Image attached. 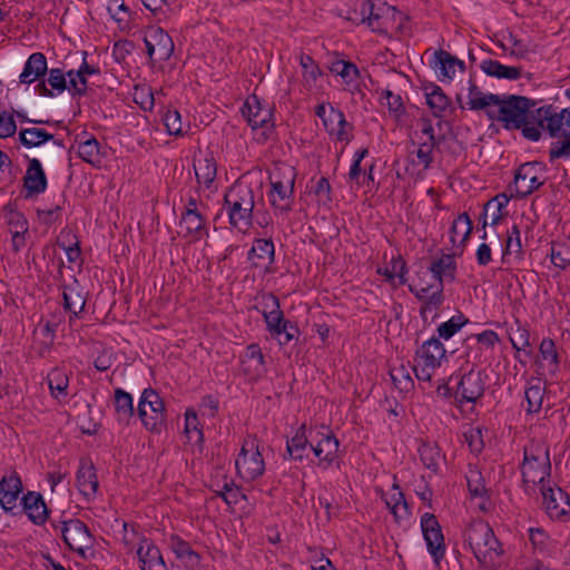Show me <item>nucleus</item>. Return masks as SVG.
Here are the masks:
<instances>
[{
  "instance_id": "f257e3e1",
  "label": "nucleus",
  "mask_w": 570,
  "mask_h": 570,
  "mask_svg": "<svg viewBox=\"0 0 570 570\" xmlns=\"http://www.w3.org/2000/svg\"><path fill=\"white\" fill-rule=\"evenodd\" d=\"M497 109H488L490 119L502 122L508 130L521 129L522 136L531 141L541 138L542 119L538 117V108L532 99L517 95H499Z\"/></svg>"
},
{
  "instance_id": "f03ea898",
  "label": "nucleus",
  "mask_w": 570,
  "mask_h": 570,
  "mask_svg": "<svg viewBox=\"0 0 570 570\" xmlns=\"http://www.w3.org/2000/svg\"><path fill=\"white\" fill-rule=\"evenodd\" d=\"M464 543L482 566L493 564L503 554L502 546L492 528L483 520H474L466 527Z\"/></svg>"
},
{
  "instance_id": "7ed1b4c3",
  "label": "nucleus",
  "mask_w": 570,
  "mask_h": 570,
  "mask_svg": "<svg viewBox=\"0 0 570 570\" xmlns=\"http://www.w3.org/2000/svg\"><path fill=\"white\" fill-rule=\"evenodd\" d=\"M538 117H542V130H547L552 138H563L561 142L552 144L550 160L570 156V107L558 111L552 105L538 108Z\"/></svg>"
},
{
  "instance_id": "20e7f679",
  "label": "nucleus",
  "mask_w": 570,
  "mask_h": 570,
  "mask_svg": "<svg viewBox=\"0 0 570 570\" xmlns=\"http://www.w3.org/2000/svg\"><path fill=\"white\" fill-rule=\"evenodd\" d=\"M224 204L229 224L233 227L239 230H246L252 226L255 195L249 185L243 183L234 184L226 191Z\"/></svg>"
},
{
  "instance_id": "39448f33",
  "label": "nucleus",
  "mask_w": 570,
  "mask_h": 570,
  "mask_svg": "<svg viewBox=\"0 0 570 570\" xmlns=\"http://www.w3.org/2000/svg\"><path fill=\"white\" fill-rule=\"evenodd\" d=\"M259 304L266 330L272 337L278 341L279 345H287L297 338L299 330L296 324L284 317L277 296L273 293H264Z\"/></svg>"
},
{
  "instance_id": "423d86ee",
  "label": "nucleus",
  "mask_w": 570,
  "mask_h": 570,
  "mask_svg": "<svg viewBox=\"0 0 570 570\" xmlns=\"http://www.w3.org/2000/svg\"><path fill=\"white\" fill-rule=\"evenodd\" d=\"M521 473L524 484L546 483L551 474L550 451L546 444L530 443L524 446Z\"/></svg>"
},
{
  "instance_id": "0eeeda50",
  "label": "nucleus",
  "mask_w": 570,
  "mask_h": 570,
  "mask_svg": "<svg viewBox=\"0 0 570 570\" xmlns=\"http://www.w3.org/2000/svg\"><path fill=\"white\" fill-rule=\"evenodd\" d=\"M444 345L438 337L425 341L416 351L413 372L419 381H431L441 361L445 358Z\"/></svg>"
},
{
  "instance_id": "6e6552de",
  "label": "nucleus",
  "mask_w": 570,
  "mask_h": 570,
  "mask_svg": "<svg viewBox=\"0 0 570 570\" xmlns=\"http://www.w3.org/2000/svg\"><path fill=\"white\" fill-rule=\"evenodd\" d=\"M137 412L144 426L148 431L159 432L166 423L164 401L151 387L142 391Z\"/></svg>"
},
{
  "instance_id": "1a4fd4ad",
  "label": "nucleus",
  "mask_w": 570,
  "mask_h": 570,
  "mask_svg": "<svg viewBox=\"0 0 570 570\" xmlns=\"http://www.w3.org/2000/svg\"><path fill=\"white\" fill-rule=\"evenodd\" d=\"M295 177L294 168H287L282 176L278 173L271 175L268 198L274 209L281 213H287L292 209Z\"/></svg>"
},
{
  "instance_id": "9d476101",
  "label": "nucleus",
  "mask_w": 570,
  "mask_h": 570,
  "mask_svg": "<svg viewBox=\"0 0 570 570\" xmlns=\"http://www.w3.org/2000/svg\"><path fill=\"white\" fill-rule=\"evenodd\" d=\"M60 532L67 547L82 559H87L86 552L92 549L95 543V537L88 527L79 519H70L60 522Z\"/></svg>"
},
{
  "instance_id": "9b49d317",
  "label": "nucleus",
  "mask_w": 570,
  "mask_h": 570,
  "mask_svg": "<svg viewBox=\"0 0 570 570\" xmlns=\"http://www.w3.org/2000/svg\"><path fill=\"white\" fill-rule=\"evenodd\" d=\"M237 474L245 481H255L265 472V462L255 440L245 441L235 461Z\"/></svg>"
},
{
  "instance_id": "f8f14e48",
  "label": "nucleus",
  "mask_w": 570,
  "mask_h": 570,
  "mask_svg": "<svg viewBox=\"0 0 570 570\" xmlns=\"http://www.w3.org/2000/svg\"><path fill=\"white\" fill-rule=\"evenodd\" d=\"M546 165L529 161L520 165L514 173V193L518 198H525L544 184Z\"/></svg>"
},
{
  "instance_id": "ddd939ff",
  "label": "nucleus",
  "mask_w": 570,
  "mask_h": 570,
  "mask_svg": "<svg viewBox=\"0 0 570 570\" xmlns=\"http://www.w3.org/2000/svg\"><path fill=\"white\" fill-rule=\"evenodd\" d=\"M311 450L318 459L317 466L330 469L337 459L340 441L332 432H322L309 429Z\"/></svg>"
},
{
  "instance_id": "4468645a",
  "label": "nucleus",
  "mask_w": 570,
  "mask_h": 570,
  "mask_svg": "<svg viewBox=\"0 0 570 570\" xmlns=\"http://www.w3.org/2000/svg\"><path fill=\"white\" fill-rule=\"evenodd\" d=\"M443 288L444 285L441 283H426L423 279L409 285V291L422 303L420 308L422 318L425 320L429 313H434L436 316L444 303Z\"/></svg>"
},
{
  "instance_id": "2eb2a0df",
  "label": "nucleus",
  "mask_w": 570,
  "mask_h": 570,
  "mask_svg": "<svg viewBox=\"0 0 570 570\" xmlns=\"http://www.w3.org/2000/svg\"><path fill=\"white\" fill-rule=\"evenodd\" d=\"M542 504L552 520H562L570 515V497L557 484L550 481L540 485Z\"/></svg>"
},
{
  "instance_id": "dca6fc26",
  "label": "nucleus",
  "mask_w": 570,
  "mask_h": 570,
  "mask_svg": "<svg viewBox=\"0 0 570 570\" xmlns=\"http://www.w3.org/2000/svg\"><path fill=\"white\" fill-rule=\"evenodd\" d=\"M421 528L428 551L433 561L439 564L445 556L444 537L436 517L432 513H424L421 518Z\"/></svg>"
},
{
  "instance_id": "f3484780",
  "label": "nucleus",
  "mask_w": 570,
  "mask_h": 570,
  "mask_svg": "<svg viewBox=\"0 0 570 570\" xmlns=\"http://www.w3.org/2000/svg\"><path fill=\"white\" fill-rule=\"evenodd\" d=\"M144 42L150 59L167 61L174 52L171 37L159 27L149 28L145 33Z\"/></svg>"
},
{
  "instance_id": "a211bd4d",
  "label": "nucleus",
  "mask_w": 570,
  "mask_h": 570,
  "mask_svg": "<svg viewBox=\"0 0 570 570\" xmlns=\"http://www.w3.org/2000/svg\"><path fill=\"white\" fill-rule=\"evenodd\" d=\"M22 490V481L18 473L12 472L10 475H3L0 479V507L6 513L12 517L21 514L17 501Z\"/></svg>"
},
{
  "instance_id": "6ab92c4d",
  "label": "nucleus",
  "mask_w": 570,
  "mask_h": 570,
  "mask_svg": "<svg viewBox=\"0 0 570 570\" xmlns=\"http://www.w3.org/2000/svg\"><path fill=\"white\" fill-rule=\"evenodd\" d=\"M484 375L481 371L470 370L468 373L462 375L458 383L455 397L460 404L474 403L484 393Z\"/></svg>"
},
{
  "instance_id": "aec40b11",
  "label": "nucleus",
  "mask_w": 570,
  "mask_h": 570,
  "mask_svg": "<svg viewBox=\"0 0 570 570\" xmlns=\"http://www.w3.org/2000/svg\"><path fill=\"white\" fill-rule=\"evenodd\" d=\"M242 112L253 129H269L274 126L272 109L268 106H264L256 95L246 99Z\"/></svg>"
},
{
  "instance_id": "412c9836",
  "label": "nucleus",
  "mask_w": 570,
  "mask_h": 570,
  "mask_svg": "<svg viewBox=\"0 0 570 570\" xmlns=\"http://www.w3.org/2000/svg\"><path fill=\"white\" fill-rule=\"evenodd\" d=\"M136 554L140 570H168L159 548L149 538H139Z\"/></svg>"
},
{
  "instance_id": "4be33fe9",
  "label": "nucleus",
  "mask_w": 570,
  "mask_h": 570,
  "mask_svg": "<svg viewBox=\"0 0 570 570\" xmlns=\"http://www.w3.org/2000/svg\"><path fill=\"white\" fill-rule=\"evenodd\" d=\"M21 514L26 513L28 519L36 525H43L49 519L48 509L40 492L28 491L21 498Z\"/></svg>"
},
{
  "instance_id": "5701e85b",
  "label": "nucleus",
  "mask_w": 570,
  "mask_h": 570,
  "mask_svg": "<svg viewBox=\"0 0 570 570\" xmlns=\"http://www.w3.org/2000/svg\"><path fill=\"white\" fill-rule=\"evenodd\" d=\"M366 17L365 23L373 32L387 33L389 17L394 16L396 10L394 7L382 4L375 7L371 0H365Z\"/></svg>"
},
{
  "instance_id": "b1692460",
  "label": "nucleus",
  "mask_w": 570,
  "mask_h": 570,
  "mask_svg": "<svg viewBox=\"0 0 570 570\" xmlns=\"http://www.w3.org/2000/svg\"><path fill=\"white\" fill-rule=\"evenodd\" d=\"M433 68L438 73V78L441 81H451L456 70L464 71L465 65L462 60L451 55L450 52L439 49L434 52Z\"/></svg>"
},
{
  "instance_id": "393cba45",
  "label": "nucleus",
  "mask_w": 570,
  "mask_h": 570,
  "mask_svg": "<svg viewBox=\"0 0 570 570\" xmlns=\"http://www.w3.org/2000/svg\"><path fill=\"white\" fill-rule=\"evenodd\" d=\"M48 72L47 57L42 52L31 53L24 62L19 81L22 85H31L42 80Z\"/></svg>"
},
{
  "instance_id": "a878e982",
  "label": "nucleus",
  "mask_w": 570,
  "mask_h": 570,
  "mask_svg": "<svg viewBox=\"0 0 570 570\" xmlns=\"http://www.w3.org/2000/svg\"><path fill=\"white\" fill-rule=\"evenodd\" d=\"M47 176L40 160L37 158L29 159L23 176V187L27 190V196L42 194L47 189Z\"/></svg>"
},
{
  "instance_id": "bb28decb",
  "label": "nucleus",
  "mask_w": 570,
  "mask_h": 570,
  "mask_svg": "<svg viewBox=\"0 0 570 570\" xmlns=\"http://www.w3.org/2000/svg\"><path fill=\"white\" fill-rule=\"evenodd\" d=\"M48 77L36 83L35 91L41 97L52 98L68 89L66 73L60 68L48 69Z\"/></svg>"
},
{
  "instance_id": "cd10ccee",
  "label": "nucleus",
  "mask_w": 570,
  "mask_h": 570,
  "mask_svg": "<svg viewBox=\"0 0 570 570\" xmlns=\"http://www.w3.org/2000/svg\"><path fill=\"white\" fill-rule=\"evenodd\" d=\"M76 484L79 492L88 500L96 498L99 482L91 463L81 462L76 475Z\"/></svg>"
},
{
  "instance_id": "c85d7f7f",
  "label": "nucleus",
  "mask_w": 570,
  "mask_h": 570,
  "mask_svg": "<svg viewBox=\"0 0 570 570\" xmlns=\"http://www.w3.org/2000/svg\"><path fill=\"white\" fill-rule=\"evenodd\" d=\"M194 170L197 181L209 188L217 175V164L213 153H200L199 156L195 157Z\"/></svg>"
},
{
  "instance_id": "c756f323",
  "label": "nucleus",
  "mask_w": 570,
  "mask_h": 570,
  "mask_svg": "<svg viewBox=\"0 0 570 570\" xmlns=\"http://www.w3.org/2000/svg\"><path fill=\"white\" fill-rule=\"evenodd\" d=\"M456 263L453 255L442 254L434 259L424 274L431 273L433 283L443 284L445 281L452 282L455 278Z\"/></svg>"
},
{
  "instance_id": "7c9ffc66",
  "label": "nucleus",
  "mask_w": 570,
  "mask_h": 570,
  "mask_svg": "<svg viewBox=\"0 0 570 570\" xmlns=\"http://www.w3.org/2000/svg\"><path fill=\"white\" fill-rule=\"evenodd\" d=\"M207 220L202 213L181 212L179 225L185 229V237H191L193 240H199L203 236H208Z\"/></svg>"
},
{
  "instance_id": "2f4dec72",
  "label": "nucleus",
  "mask_w": 570,
  "mask_h": 570,
  "mask_svg": "<svg viewBox=\"0 0 570 570\" xmlns=\"http://www.w3.org/2000/svg\"><path fill=\"white\" fill-rule=\"evenodd\" d=\"M168 548L175 553L176 558L181 560L187 568H195L200 562L199 554L194 551L190 544L178 534L171 533L168 539Z\"/></svg>"
},
{
  "instance_id": "473e14b6",
  "label": "nucleus",
  "mask_w": 570,
  "mask_h": 570,
  "mask_svg": "<svg viewBox=\"0 0 570 570\" xmlns=\"http://www.w3.org/2000/svg\"><path fill=\"white\" fill-rule=\"evenodd\" d=\"M62 298L65 311L71 314L70 321L83 311L86 298L77 281L73 284L63 286Z\"/></svg>"
},
{
  "instance_id": "72a5a7b5",
  "label": "nucleus",
  "mask_w": 570,
  "mask_h": 570,
  "mask_svg": "<svg viewBox=\"0 0 570 570\" xmlns=\"http://www.w3.org/2000/svg\"><path fill=\"white\" fill-rule=\"evenodd\" d=\"M114 409L116 420L119 423L128 424L134 416V399L130 393L117 387L114 392Z\"/></svg>"
},
{
  "instance_id": "f704fd0d",
  "label": "nucleus",
  "mask_w": 570,
  "mask_h": 570,
  "mask_svg": "<svg viewBox=\"0 0 570 570\" xmlns=\"http://www.w3.org/2000/svg\"><path fill=\"white\" fill-rule=\"evenodd\" d=\"M307 446L311 448L309 432L306 425L302 424L294 436L286 442V452L292 460L303 461L306 458Z\"/></svg>"
},
{
  "instance_id": "c9c22d12",
  "label": "nucleus",
  "mask_w": 570,
  "mask_h": 570,
  "mask_svg": "<svg viewBox=\"0 0 570 570\" xmlns=\"http://www.w3.org/2000/svg\"><path fill=\"white\" fill-rule=\"evenodd\" d=\"M480 69L490 77L498 79L518 80L522 75L521 67L504 66L498 60L485 59L481 62Z\"/></svg>"
},
{
  "instance_id": "e433bc0d",
  "label": "nucleus",
  "mask_w": 570,
  "mask_h": 570,
  "mask_svg": "<svg viewBox=\"0 0 570 570\" xmlns=\"http://www.w3.org/2000/svg\"><path fill=\"white\" fill-rule=\"evenodd\" d=\"M323 122L327 131L331 135H335L340 141L350 140L348 132L346 131V128L350 127V125L342 110L331 106L328 115Z\"/></svg>"
},
{
  "instance_id": "4c0bfd02",
  "label": "nucleus",
  "mask_w": 570,
  "mask_h": 570,
  "mask_svg": "<svg viewBox=\"0 0 570 570\" xmlns=\"http://www.w3.org/2000/svg\"><path fill=\"white\" fill-rule=\"evenodd\" d=\"M425 99L434 117L441 118L450 106V99L438 85H430L424 88Z\"/></svg>"
},
{
  "instance_id": "58836bf2",
  "label": "nucleus",
  "mask_w": 570,
  "mask_h": 570,
  "mask_svg": "<svg viewBox=\"0 0 570 570\" xmlns=\"http://www.w3.org/2000/svg\"><path fill=\"white\" fill-rule=\"evenodd\" d=\"M469 109L471 110H483L492 109L495 102L499 101V95L495 94H483L480 88L472 81L469 80Z\"/></svg>"
},
{
  "instance_id": "ea45409f",
  "label": "nucleus",
  "mask_w": 570,
  "mask_h": 570,
  "mask_svg": "<svg viewBox=\"0 0 570 570\" xmlns=\"http://www.w3.org/2000/svg\"><path fill=\"white\" fill-rule=\"evenodd\" d=\"M473 229L472 220L468 213H461L453 220L450 228V240L453 245H464Z\"/></svg>"
},
{
  "instance_id": "a19ab883",
  "label": "nucleus",
  "mask_w": 570,
  "mask_h": 570,
  "mask_svg": "<svg viewBox=\"0 0 570 570\" xmlns=\"http://www.w3.org/2000/svg\"><path fill=\"white\" fill-rule=\"evenodd\" d=\"M546 393L540 380H532L529 382L524 391V399L527 402L525 411L528 414L539 413L542 409L543 396Z\"/></svg>"
},
{
  "instance_id": "79ce46f5",
  "label": "nucleus",
  "mask_w": 570,
  "mask_h": 570,
  "mask_svg": "<svg viewBox=\"0 0 570 570\" xmlns=\"http://www.w3.org/2000/svg\"><path fill=\"white\" fill-rule=\"evenodd\" d=\"M52 134L38 127L22 128L19 131V141L26 148L40 147L47 141L53 140Z\"/></svg>"
},
{
  "instance_id": "37998d69",
  "label": "nucleus",
  "mask_w": 570,
  "mask_h": 570,
  "mask_svg": "<svg viewBox=\"0 0 570 570\" xmlns=\"http://www.w3.org/2000/svg\"><path fill=\"white\" fill-rule=\"evenodd\" d=\"M78 156L95 168H100L102 164V155L100 145L95 137H90L78 144Z\"/></svg>"
},
{
  "instance_id": "c03bdc74",
  "label": "nucleus",
  "mask_w": 570,
  "mask_h": 570,
  "mask_svg": "<svg viewBox=\"0 0 570 570\" xmlns=\"http://www.w3.org/2000/svg\"><path fill=\"white\" fill-rule=\"evenodd\" d=\"M411 371H413V367L405 364L393 366L390 370V376L394 386L402 393L410 392L414 387Z\"/></svg>"
},
{
  "instance_id": "a18cd8bd",
  "label": "nucleus",
  "mask_w": 570,
  "mask_h": 570,
  "mask_svg": "<svg viewBox=\"0 0 570 570\" xmlns=\"http://www.w3.org/2000/svg\"><path fill=\"white\" fill-rule=\"evenodd\" d=\"M512 255L518 258H521L522 256L520 228L517 224L512 225V227L508 230L505 245L502 252V263H508Z\"/></svg>"
},
{
  "instance_id": "49530a36",
  "label": "nucleus",
  "mask_w": 570,
  "mask_h": 570,
  "mask_svg": "<svg viewBox=\"0 0 570 570\" xmlns=\"http://www.w3.org/2000/svg\"><path fill=\"white\" fill-rule=\"evenodd\" d=\"M47 381L53 397L60 399L68 395L69 379L65 372L55 368L49 372Z\"/></svg>"
},
{
  "instance_id": "de8ad7c7",
  "label": "nucleus",
  "mask_w": 570,
  "mask_h": 570,
  "mask_svg": "<svg viewBox=\"0 0 570 570\" xmlns=\"http://www.w3.org/2000/svg\"><path fill=\"white\" fill-rule=\"evenodd\" d=\"M199 425L196 412L194 410H187L185 413V433L190 443H203L204 433Z\"/></svg>"
},
{
  "instance_id": "09e8293b",
  "label": "nucleus",
  "mask_w": 570,
  "mask_h": 570,
  "mask_svg": "<svg viewBox=\"0 0 570 570\" xmlns=\"http://www.w3.org/2000/svg\"><path fill=\"white\" fill-rule=\"evenodd\" d=\"M253 256L262 263L272 264L275 256L274 243L271 239H256L248 253L249 258Z\"/></svg>"
},
{
  "instance_id": "8fccbe9b",
  "label": "nucleus",
  "mask_w": 570,
  "mask_h": 570,
  "mask_svg": "<svg viewBox=\"0 0 570 570\" xmlns=\"http://www.w3.org/2000/svg\"><path fill=\"white\" fill-rule=\"evenodd\" d=\"M550 256L554 266L564 269L570 264V239L553 242Z\"/></svg>"
},
{
  "instance_id": "3c124183",
  "label": "nucleus",
  "mask_w": 570,
  "mask_h": 570,
  "mask_svg": "<svg viewBox=\"0 0 570 570\" xmlns=\"http://www.w3.org/2000/svg\"><path fill=\"white\" fill-rule=\"evenodd\" d=\"M420 458L424 466L436 473L441 461V451L436 445L422 444L419 449Z\"/></svg>"
},
{
  "instance_id": "603ef678",
  "label": "nucleus",
  "mask_w": 570,
  "mask_h": 570,
  "mask_svg": "<svg viewBox=\"0 0 570 570\" xmlns=\"http://www.w3.org/2000/svg\"><path fill=\"white\" fill-rule=\"evenodd\" d=\"M466 323L469 320L462 314L459 313L452 316L449 321L442 323L438 327V334L441 338L450 340L454 336Z\"/></svg>"
},
{
  "instance_id": "864d4df0",
  "label": "nucleus",
  "mask_w": 570,
  "mask_h": 570,
  "mask_svg": "<svg viewBox=\"0 0 570 570\" xmlns=\"http://www.w3.org/2000/svg\"><path fill=\"white\" fill-rule=\"evenodd\" d=\"M539 352L542 360L549 363L550 372L556 373L559 366V355L553 340L543 338L540 343Z\"/></svg>"
},
{
  "instance_id": "5fc2aeb1",
  "label": "nucleus",
  "mask_w": 570,
  "mask_h": 570,
  "mask_svg": "<svg viewBox=\"0 0 570 570\" xmlns=\"http://www.w3.org/2000/svg\"><path fill=\"white\" fill-rule=\"evenodd\" d=\"M466 483L471 498L484 494L485 491H488L482 473L475 466L469 468L466 473Z\"/></svg>"
},
{
  "instance_id": "6e6d98bb",
  "label": "nucleus",
  "mask_w": 570,
  "mask_h": 570,
  "mask_svg": "<svg viewBox=\"0 0 570 570\" xmlns=\"http://www.w3.org/2000/svg\"><path fill=\"white\" fill-rule=\"evenodd\" d=\"M381 99L385 100V102L383 104L387 107L389 111L393 114L396 118H400L405 114L403 100L400 95L394 94L390 89H385L382 91Z\"/></svg>"
},
{
  "instance_id": "4d7b16f0",
  "label": "nucleus",
  "mask_w": 570,
  "mask_h": 570,
  "mask_svg": "<svg viewBox=\"0 0 570 570\" xmlns=\"http://www.w3.org/2000/svg\"><path fill=\"white\" fill-rule=\"evenodd\" d=\"M299 63L303 69L304 80L311 85L316 81L318 76L321 75L320 67L315 63L313 58L308 55H302L299 59Z\"/></svg>"
},
{
  "instance_id": "13d9d810",
  "label": "nucleus",
  "mask_w": 570,
  "mask_h": 570,
  "mask_svg": "<svg viewBox=\"0 0 570 570\" xmlns=\"http://www.w3.org/2000/svg\"><path fill=\"white\" fill-rule=\"evenodd\" d=\"M163 120L169 135L179 136L183 134L181 116L178 110L168 109Z\"/></svg>"
},
{
  "instance_id": "bf43d9fd",
  "label": "nucleus",
  "mask_w": 570,
  "mask_h": 570,
  "mask_svg": "<svg viewBox=\"0 0 570 570\" xmlns=\"http://www.w3.org/2000/svg\"><path fill=\"white\" fill-rule=\"evenodd\" d=\"M245 357L247 361L255 362V365L253 367V372L256 375H259L263 372L264 368V354L259 347L258 344H250L246 348Z\"/></svg>"
},
{
  "instance_id": "052dcab7",
  "label": "nucleus",
  "mask_w": 570,
  "mask_h": 570,
  "mask_svg": "<svg viewBox=\"0 0 570 570\" xmlns=\"http://www.w3.org/2000/svg\"><path fill=\"white\" fill-rule=\"evenodd\" d=\"M107 9L111 18L118 23L127 21L130 16L129 8L122 0H109Z\"/></svg>"
},
{
  "instance_id": "680f3d73",
  "label": "nucleus",
  "mask_w": 570,
  "mask_h": 570,
  "mask_svg": "<svg viewBox=\"0 0 570 570\" xmlns=\"http://www.w3.org/2000/svg\"><path fill=\"white\" fill-rule=\"evenodd\" d=\"M436 146L438 141H424L420 144L415 154L419 159V164H421L424 169L430 168L431 164L433 163L432 151Z\"/></svg>"
},
{
  "instance_id": "e2e57ef3",
  "label": "nucleus",
  "mask_w": 570,
  "mask_h": 570,
  "mask_svg": "<svg viewBox=\"0 0 570 570\" xmlns=\"http://www.w3.org/2000/svg\"><path fill=\"white\" fill-rule=\"evenodd\" d=\"M18 222L16 223L17 229L12 232V248L14 252H19L24 246V234L28 230L27 220L19 214Z\"/></svg>"
},
{
  "instance_id": "0e129e2a",
  "label": "nucleus",
  "mask_w": 570,
  "mask_h": 570,
  "mask_svg": "<svg viewBox=\"0 0 570 570\" xmlns=\"http://www.w3.org/2000/svg\"><path fill=\"white\" fill-rule=\"evenodd\" d=\"M17 125L12 114L0 111V138H8L16 134Z\"/></svg>"
},
{
  "instance_id": "69168bd1",
  "label": "nucleus",
  "mask_w": 570,
  "mask_h": 570,
  "mask_svg": "<svg viewBox=\"0 0 570 570\" xmlns=\"http://www.w3.org/2000/svg\"><path fill=\"white\" fill-rule=\"evenodd\" d=\"M407 273L406 263L401 257L393 258L391 262V271L386 269L385 275L389 278L399 277L400 284H405V274Z\"/></svg>"
},
{
  "instance_id": "338daca9",
  "label": "nucleus",
  "mask_w": 570,
  "mask_h": 570,
  "mask_svg": "<svg viewBox=\"0 0 570 570\" xmlns=\"http://www.w3.org/2000/svg\"><path fill=\"white\" fill-rule=\"evenodd\" d=\"M529 338H530L529 332L525 328L521 327L520 325L510 335V341H511L512 347L518 352L524 350L527 346L530 345Z\"/></svg>"
},
{
  "instance_id": "774afa93",
  "label": "nucleus",
  "mask_w": 570,
  "mask_h": 570,
  "mask_svg": "<svg viewBox=\"0 0 570 570\" xmlns=\"http://www.w3.org/2000/svg\"><path fill=\"white\" fill-rule=\"evenodd\" d=\"M314 194L317 196L318 202L323 204H328L332 202V187L327 178L321 177L315 187Z\"/></svg>"
}]
</instances>
